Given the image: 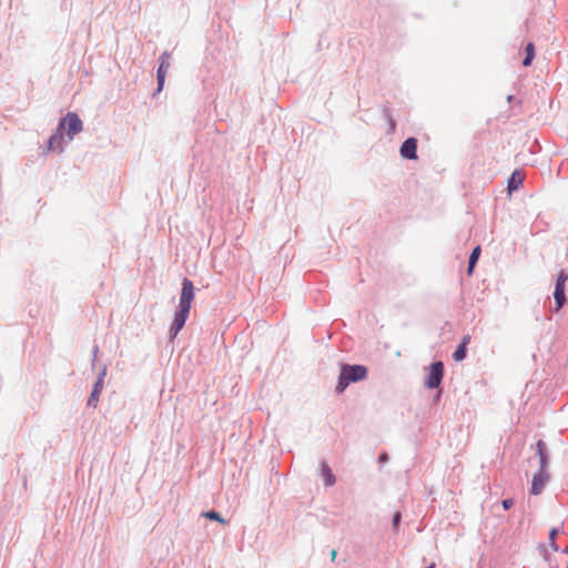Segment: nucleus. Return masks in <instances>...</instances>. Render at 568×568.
<instances>
[{
	"instance_id": "obj_1",
	"label": "nucleus",
	"mask_w": 568,
	"mask_h": 568,
	"mask_svg": "<svg viewBox=\"0 0 568 568\" xmlns=\"http://www.w3.org/2000/svg\"><path fill=\"white\" fill-rule=\"evenodd\" d=\"M194 300V286L192 281L189 278H183L182 281V290H181V296H180V303H179V311L176 312L174 320L172 322V325L170 327V332L172 334V337H175L178 333L183 328L190 310L192 302Z\"/></svg>"
},
{
	"instance_id": "obj_2",
	"label": "nucleus",
	"mask_w": 568,
	"mask_h": 568,
	"mask_svg": "<svg viewBox=\"0 0 568 568\" xmlns=\"http://www.w3.org/2000/svg\"><path fill=\"white\" fill-rule=\"evenodd\" d=\"M366 377L367 368L365 366L344 364L341 367L335 392L342 394L351 383L364 381Z\"/></svg>"
},
{
	"instance_id": "obj_3",
	"label": "nucleus",
	"mask_w": 568,
	"mask_h": 568,
	"mask_svg": "<svg viewBox=\"0 0 568 568\" xmlns=\"http://www.w3.org/2000/svg\"><path fill=\"white\" fill-rule=\"evenodd\" d=\"M59 131H65L69 140L71 141L75 134L82 131V121L74 112H68L67 115L60 121Z\"/></svg>"
},
{
	"instance_id": "obj_4",
	"label": "nucleus",
	"mask_w": 568,
	"mask_h": 568,
	"mask_svg": "<svg viewBox=\"0 0 568 568\" xmlns=\"http://www.w3.org/2000/svg\"><path fill=\"white\" fill-rule=\"evenodd\" d=\"M444 377V364L442 362H435L429 367V373L425 381V386L428 388L439 387Z\"/></svg>"
},
{
	"instance_id": "obj_5",
	"label": "nucleus",
	"mask_w": 568,
	"mask_h": 568,
	"mask_svg": "<svg viewBox=\"0 0 568 568\" xmlns=\"http://www.w3.org/2000/svg\"><path fill=\"white\" fill-rule=\"evenodd\" d=\"M547 480H548V475L546 473V469L539 468V471L537 474H535L532 477L530 494L535 495V496L541 494Z\"/></svg>"
},
{
	"instance_id": "obj_6",
	"label": "nucleus",
	"mask_w": 568,
	"mask_h": 568,
	"mask_svg": "<svg viewBox=\"0 0 568 568\" xmlns=\"http://www.w3.org/2000/svg\"><path fill=\"white\" fill-rule=\"evenodd\" d=\"M417 140L415 138H408L404 141L400 146V155L405 159L415 160L417 159Z\"/></svg>"
},
{
	"instance_id": "obj_7",
	"label": "nucleus",
	"mask_w": 568,
	"mask_h": 568,
	"mask_svg": "<svg viewBox=\"0 0 568 568\" xmlns=\"http://www.w3.org/2000/svg\"><path fill=\"white\" fill-rule=\"evenodd\" d=\"M170 69V61L168 53H163L160 59V65L158 69V91H161L164 85L166 73Z\"/></svg>"
},
{
	"instance_id": "obj_8",
	"label": "nucleus",
	"mask_w": 568,
	"mask_h": 568,
	"mask_svg": "<svg viewBox=\"0 0 568 568\" xmlns=\"http://www.w3.org/2000/svg\"><path fill=\"white\" fill-rule=\"evenodd\" d=\"M64 145L63 132L57 130V132L49 139L47 151L48 152H62Z\"/></svg>"
},
{
	"instance_id": "obj_9",
	"label": "nucleus",
	"mask_w": 568,
	"mask_h": 568,
	"mask_svg": "<svg viewBox=\"0 0 568 568\" xmlns=\"http://www.w3.org/2000/svg\"><path fill=\"white\" fill-rule=\"evenodd\" d=\"M469 342H470V336L469 335H465L462 338L460 344L458 345V347L456 348V351L453 354V358L456 362H462L466 357L467 345L469 344Z\"/></svg>"
},
{
	"instance_id": "obj_10",
	"label": "nucleus",
	"mask_w": 568,
	"mask_h": 568,
	"mask_svg": "<svg viewBox=\"0 0 568 568\" xmlns=\"http://www.w3.org/2000/svg\"><path fill=\"white\" fill-rule=\"evenodd\" d=\"M537 455L539 457V468L546 469L548 456H547V449L546 444L542 440H538L536 444Z\"/></svg>"
},
{
	"instance_id": "obj_11",
	"label": "nucleus",
	"mask_w": 568,
	"mask_h": 568,
	"mask_svg": "<svg viewBox=\"0 0 568 568\" xmlns=\"http://www.w3.org/2000/svg\"><path fill=\"white\" fill-rule=\"evenodd\" d=\"M102 388H103V379L102 378H99V381L95 383L93 389H92V393L89 397V400H88V404L90 406H93L95 407L98 402H99V396L102 392Z\"/></svg>"
},
{
	"instance_id": "obj_12",
	"label": "nucleus",
	"mask_w": 568,
	"mask_h": 568,
	"mask_svg": "<svg viewBox=\"0 0 568 568\" xmlns=\"http://www.w3.org/2000/svg\"><path fill=\"white\" fill-rule=\"evenodd\" d=\"M523 181L524 175L519 171H515L508 181V190L510 192L517 190L523 184Z\"/></svg>"
},
{
	"instance_id": "obj_13",
	"label": "nucleus",
	"mask_w": 568,
	"mask_h": 568,
	"mask_svg": "<svg viewBox=\"0 0 568 568\" xmlns=\"http://www.w3.org/2000/svg\"><path fill=\"white\" fill-rule=\"evenodd\" d=\"M322 474L326 486H333L335 484V476L326 464L322 465Z\"/></svg>"
},
{
	"instance_id": "obj_14",
	"label": "nucleus",
	"mask_w": 568,
	"mask_h": 568,
	"mask_svg": "<svg viewBox=\"0 0 568 568\" xmlns=\"http://www.w3.org/2000/svg\"><path fill=\"white\" fill-rule=\"evenodd\" d=\"M479 255H480V246H476L469 256L468 270H467L468 275H470L473 273V270L479 258Z\"/></svg>"
},
{
	"instance_id": "obj_15",
	"label": "nucleus",
	"mask_w": 568,
	"mask_h": 568,
	"mask_svg": "<svg viewBox=\"0 0 568 568\" xmlns=\"http://www.w3.org/2000/svg\"><path fill=\"white\" fill-rule=\"evenodd\" d=\"M534 58H535V45H534V43L529 42L526 45V58L524 59L523 64L525 67L530 65Z\"/></svg>"
},
{
	"instance_id": "obj_16",
	"label": "nucleus",
	"mask_w": 568,
	"mask_h": 568,
	"mask_svg": "<svg viewBox=\"0 0 568 568\" xmlns=\"http://www.w3.org/2000/svg\"><path fill=\"white\" fill-rule=\"evenodd\" d=\"M558 532H559V529L556 527L551 528L549 531V545L554 551H558V549H559L556 544V537H557Z\"/></svg>"
},
{
	"instance_id": "obj_17",
	"label": "nucleus",
	"mask_w": 568,
	"mask_h": 568,
	"mask_svg": "<svg viewBox=\"0 0 568 568\" xmlns=\"http://www.w3.org/2000/svg\"><path fill=\"white\" fill-rule=\"evenodd\" d=\"M555 301L558 305V307H561L565 303V290L564 288H555L554 292Z\"/></svg>"
},
{
	"instance_id": "obj_18",
	"label": "nucleus",
	"mask_w": 568,
	"mask_h": 568,
	"mask_svg": "<svg viewBox=\"0 0 568 568\" xmlns=\"http://www.w3.org/2000/svg\"><path fill=\"white\" fill-rule=\"evenodd\" d=\"M205 518L207 519H211V520H216L221 524H225V519L221 517V515L214 510H210V511H204L202 514Z\"/></svg>"
},
{
	"instance_id": "obj_19",
	"label": "nucleus",
	"mask_w": 568,
	"mask_h": 568,
	"mask_svg": "<svg viewBox=\"0 0 568 568\" xmlns=\"http://www.w3.org/2000/svg\"><path fill=\"white\" fill-rule=\"evenodd\" d=\"M568 280V275L561 271L558 276H557V282H556V287L555 288H564L565 290V284Z\"/></svg>"
},
{
	"instance_id": "obj_20",
	"label": "nucleus",
	"mask_w": 568,
	"mask_h": 568,
	"mask_svg": "<svg viewBox=\"0 0 568 568\" xmlns=\"http://www.w3.org/2000/svg\"><path fill=\"white\" fill-rule=\"evenodd\" d=\"M501 505H503L504 509L507 510L513 507L514 499L513 498L504 499Z\"/></svg>"
},
{
	"instance_id": "obj_21",
	"label": "nucleus",
	"mask_w": 568,
	"mask_h": 568,
	"mask_svg": "<svg viewBox=\"0 0 568 568\" xmlns=\"http://www.w3.org/2000/svg\"><path fill=\"white\" fill-rule=\"evenodd\" d=\"M399 521H400V514L396 513L393 517V525L395 528L398 526Z\"/></svg>"
},
{
	"instance_id": "obj_22",
	"label": "nucleus",
	"mask_w": 568,
	"mask_h": 568,
	"mask_svg": "<svg viewBox=\"0 0 568 568\" xmlns=\"http://www.w3.org/2000/svg\"><path fill=\"white\" fill-rule=\"evenodd\" d=\"M387 459V455L386 454H383L379 456V460L381 462H385Z\"/></svg>"
},
{
	"instance_id": "obj_23",
	"label": "nucleus",
	"mask_w": 568,
	"mask_h": 568,
	"mask_svg": "<svg viewBox=\"0 0 568 568\" xmlns=\"http://www.w3.org/2000/svg\"><path fill=\"white\" fill-rule=\"evenodd\" d=\"M331 557H332V560H334V559H335V557H336V550H333V551H332Z\"/></svg>"
},
{
	"instance_id": "obj_24",
	"label": "nucleus",
	"mask_w": 568,
	"mask_h": 568,
	"mask_svg": "<svg viewBox=\"0 0 568 568\" xmlns=\"http://www.w3.org/2000/svg\"><path fill=\"white\" fill-rule=\"evenodd\" d=\"M565 552H567V554H568V546L566 547Z\"/></svg>"
},
{
	"instance_id": "obj_25",
	"label": "nucleus",
	"mask_w": 568,
	"mask_h": 568,
	"mask_svg": "<svg viewBox=\"0 0 568 568\" xmlns=\"http://www.w3.org/2000/svg\"><path fill=\"white\" fill-rule=\"evenodd\" d=\"M567 568H568V566H567Z\"/></svg>"
}]
</instances>
